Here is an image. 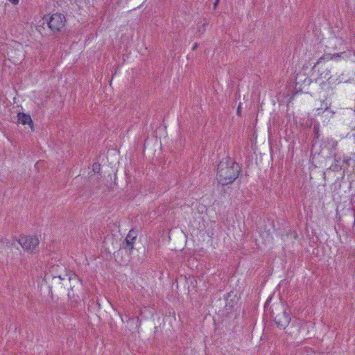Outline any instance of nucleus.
Segmentation results:
<instances>
[{
    "label": "nucleus",
    "instance_id": "1",
    "mask_svg": "<svg viewBox=\"0 0 355 355\" xmlns=\"http://www.w3.org/2000/svg\"><path fill=\"white\" fill-rule=\"evenodd\" d=\"M241 172V167L238 163L230 157L222 160L218 164L217 180L222 185L232 184L238 178Z\"/></svg>",
    "mask_w": 355,
    "mask_h": 355
},
{
    "label": "nucleus",
    "instance_id": "2",
    "mask_svg": "<svg viewBox=\"0 0 355 355\" xmlns=\"http://www.w3.org/2000/svg\"><path fill=\"white\" fill-rule=\"evenodd\" d=\"M272 317L277 327L285 329L291 321L290 311H287L285 306L280 303L275 307V311L272 310Z\"/></svg>",
    "mask_w": 355,
    "mask_h": 355
},
{
    "label": "nucleus",
    "instance_id": "3",
    "mask_svg": "<svg viewBox=\"0 0 355 355\" xmlns=\"http://www.w3.org/2000/svg\"><path fill=\"white\" fill-rule=\"evenodd\" d=\"M65 17L60 13L53 14L47 19L48 27L53 33L59 32L64 26Z\"/></svg>",
    "mask_w": 355,
    "mask_h": 355
},
{
    "label": "nucleus",
    "instance_id": "4",
    "mask_svg": "<svg viewBox=\"0 0 355 355\" xmlns=\"http://www.w3.org/2000/svg\"><path fill=\"white\" fill-rule=\"evenodd\" d=\"M18 243L23 248L24 250L33 252L39 245V239L37 236H21Z\"/></svg>",
    "mask_w": 355,
    "mask_h": 355
},
{
    "label": "nucleus",
    "instance_id": "5",
    "mask_svg": "<svg viewBox=\"0 0 355 355\" xmlns=\"http://www.w3.org/2000/svg\"><path fill=\"white\" fill-rule=\"evenodd\" d=\"M9 59L14 63H19L24 57L23 47L21 44H17V48H9L8 50Z\"/></svg>",
    "mask_w": 355,
    "mask_h": 355
},
{
    "label": "nucleus",
    "instance_id": "6",
    "mask_svg": "<svg viewBox=\"0 0 355 355\" xmlns=\"http://www.w3.org/2000/svg\"><path fill=\"white\" fill-rule=\"evenodd\" d=\"M137 237V232L134 229L130 230L124 241L122 243L121 248L124 249L126 252H131L134 248V244Z\"/></svg>",
    "mask_w": 355,
    "mask_h": 355
},
{
    "label": "nucleus",
    "instance_id": "7",
    "mask_svg": "<svg viewBox=\"0 0 355 355\" xmlns=\"http://www.w3.org/2000/svg\"><path fill=\"white\" fill-rule=\"evenodd\" d=\"M18 121L23 125H28L32 130H33V121L31 116L28 114L19 112L17 114Z\"/></svg>",
    "mask_w": 355,
    "mask_h": 355
},
{
    "label": "nucleus",
    "instance_id": "8",
    "mask_svg": "<svg viewBox=\"0 0 355 355\" xmlns=\"http://www.w3.org/2000/svg\"><path fill=\"white\" fill-rule=\"evenodd\" d=\"M334 164H331L329 169L335 172L341 171L343 168V165H341L340 164V162L342 160L341 156L337 154H334Z\"/></svg>",
    "mask_w": 355,
    "mask_h": 355
},
{
    "label": "nucleus",
    "instance_id": "9",
    "mask_svg": "<svg viewBox=\"0 0 355 355\" xmlns=\"http://www.w3.org/2000/svg\"><path fill=\"white\" fill-rule=\"evenodd\" d=\"M339 56L340 55L338 53H335L333 55H331L330 54H329L324 57L320 58V59L318 60L316 64L313 67L312 70L315 71L317 65L319 64L322 62V60H325V59L331 60L333 58L339 57Z\"/></svg>",
    "mask_w": 355,
    "mask_h": 355
},
{
    "label": "nucleus",
    "instance_id": "10",
    "mask_svg": "<svg viewBox=\"0 0 355 355\" xmlns=\"http://www.w3.org/2000/svg\"><path fill=\"white\" fill-rule=\"evenodd\" d=\"M351 160V158L349 157H343V159L341 160L342 161V163L344 166V164H345L347 166H348L349 165V162Z\"/></svg>",
    "mask_w": 355,
    "mask_h": 355
},
{
    "label": "nucleus",
    "instance_id": "11",
    "mask_svg": "<svg viewBox=\"0 0 355 355\" xmlns=\"http://www.w3.org/2000/svg\"><path fill=\"white\" fill-rule=\"evenodd\" d=\"M99 170H100V164H97V163L94 164H93V171L94 172H98Z\"/></svg>",
    "mask_w": 355,
    "mask_h": 355
},
{
    "label": "nucleus",
    "instance_id": "12",
    "mask_svg": "<svg viewBox=\"0 0 355 355\" xmlns=\"http://www.w3.org/2000/svg\"><path fill=\"white\" fill-rule=\"evenodd\" d=\"M236 112H237V114L238 115H241V104L239 103L238 107H237V110H236Z\"/></svg>",
    "mask_w": 355,
    "mask_h": 355
},
{
    "label": "nucleus",
    "instance_id": "13",
    "mask_svg": "<svg viewBox=\"0 0 355 355\" xmlns=\"http://www.w3.org/2000/svg\"><path fill=\"white\" fill-rule=\"evenodd\" d=\"M10 3H12L14 5H17L19 3V0H8Z\"/></svg>",
    "mask_w": 355,
    "mask_h": 355
},
{
    "label": "nucleus",
    "instance_id": "14",
    "mask_svg": "<svg viewBox=\"0 0 355 355\" xmlns=\"http://www.w3.org/2000/svg\"><path fill=\"white\" fill-rule=\"evenodd\" d=\"M337 144H338V142L336 141H332V147L333 148H336Z\"/></svg>",
    "mask_w": 355,
    "mask_h": 355
},
{
    "label": "nucleus",
    "instance_id": "15",
    "mask_svg": "<svg viewBox=\"0 0 355 355\" xmlns=\"http://www.w3.org/2000/svg\"><path fill=\"white\" fill-rule=\"evenodd\" d=\"M318 137H319V132H318V130H317L315 131V139H318Z\"/></svg>",
    "mask_w": 355,
    "mask_h": 355
},
{
    "label": "nucleus",
    "instance_id": "16",
    "mask_svg": "<svg viewBox=\"0 0 355 355\" xmlns=\"http://www.w3.org/2000/svg\"><path fill=\"white\" fill-rule=\"evenodd\" d=\"M197 46H198L197 43L194 44V45H193V47H192V50H195V49H196Z\"/></svg>",
    "mask_w": 355,
    "mask_h": 355
},
{
    "label": "nucleus",
    "instance_id": "17",
    "mask_svg": "<svg viewBox=\"0 0 355 355\" xmlns=\"http://www.w3.org/2000/svg\"><path fill=\"white\" fill-rule=\"evenodd\" d=\"M219 0H216L215 3H214V6H216L217 5V3H218Z\"/></svg>",
    "mask_w": 355,
    "mask_h": 355
},
{
    "label": "nucleus",
    "instance_id": "18",
    "mask_svg": "<svg viewBox=\"0 0 355 355\" xmlns=\"http://www.w3.org/2000/svg\"><path fill=\"white\" fill-rule=\"evenodd\" d=\"M324 109L325 110L328 109V106H327V103L325 104V107H324Z\"/></svg>",
    "mask_w": 355,
    "mask_h": 355
},
{
    "label": "nucleus",
    "instance_id": "19",
    "mask_svg": "<svg viewBox=\"0 0 355 355\" xmlns=\"http://www.w3.org/2000/svg\"><path fill=\"white\" fill-rule=\"evenodd\" d=\"M0 243H3V241L2 239L0 241Z\"/></svg>",
    "mask_w": 355,
    "mask_h": 355
}]
</instances>
